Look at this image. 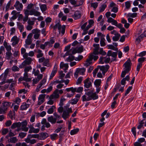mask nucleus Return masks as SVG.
Instances as JSON below:
<instances>
[{"label":"nucleus","mask_w":146,"mask_h":146,"mask_svg":"<svg viewBox=\"0 0 146 146\" xmlns=\"http://www.w3.org/2000/svg\"><path fill=\"white\" fill-rule=\"evenodd\" d=\"M27 124L26 120L23 121L21 123L20 122H15L12 124L10 128H28L26 127Z\"/></svg>","instance_id":"1"},{"label":"nucleus","mask_w":146,"mask_h":146,"mask_svg":"<svg viewBox=\"0 0 146 146\" xmlns=\"http://www.w3.org/2000/svg\"><path fill=\"white\" fill-rule=\"evenodd\" d=\"M131 63L129 58L128 59L123 65V66L124 67L125 69L124 70L129 72L131 68Z\"/></svg>","instance_id":"2"},{"label":"nucleus","mask_w":146,"mask_h":146,"mask_svg":"<svg viewBox=\"0 0 146 146\" xmlns=\"http://www.w3.org/2000/svg\"><path fill=\"white\" fill-rule=\"evenodd\" d=\"M142 116V117L144 119L140 121L137 128H141L143 126L146 127V121L145 119L146 118V112L143 113Z\"/></svg>","instance_id":"3"},{"label":"nucleus","mask_w":146,"mask_h":146,"mask_svg":"<svg viewBox=\"0 0 146 146\" xmlns=\"http://www.w3.org/2000/svg\"><path fill=\"white\" fill-rule=\"evenodd\" d=\"M89 79V78H87L84 81V88H88L92 86V84Z\"/></svg>","instance_id":"4"},{"label":"nucleus","mask_w":146,"mask_h":146,"mask_svg":"<svg viewBox=\"0 0 146 146\" xmlns=\"http://www.w3.org/2000/svg\"><path fill=\"white\" fill-rule=\"evenodd\" d=\"M109 67V65L106 64L105 66H101L100 68V69L102 71L103 74L104 75L105 73L108 71Z\"/></svg>","instance_id":"5"},{"label":"nucleus","mask_w":146,"mask_h":146,"mask_svg":"<svg viewBox=\"0 0 146 146\" xmlns=\"http://www.w3.org/2000/svg\"><path fill=\"white\" fill-rule=\"evenodd\" d=\"M58 90V89H56L54 90L53 93L54 95H53L52 94L50 96L49 98L50 100H52L54 99H57L59 98V94L57 93V92Z\"/></svg>","instance_id":"6"},{"label":"nucleus","mask_w":146,"mask_h":146,"mask_svg":"<svg viewBox=\"0 0 146 146\" xmlns=\"http://www.w3.org/2000/svg\"><path fill=\"white\" fill-rule=\"evenodd\" d=\"M81 16V14L79 11L77 10L75 11L72 17L75 20H77L79 19Z\"/></svg>","instance_id":"7"},{"label":"nucleus","mask_w":146,"mask_h":146,"mask_svg":"<svg viewBox=\"0 0 146 146\" xmlns=\"http://www.w3.org/2000/svg\"><path fill=\"white\" fill-rule=\"evenodd\" d=\"M97 54L94 53V54L95 55H98L99 54H100L103 56H105L106 54V52L103 50V48H100L99 50L97 51Z\"/></svg>","instance_id":"8"},{"label":"nucleus","mask_w":146,"mask_h":146,"mask_svg":"<svg viewBox=\"0 0 146 146\" xmlns=\"http://www.w3.org/2000/svg\"><path fill=\"white\" fill-rule=\"evenodd\" d=\"M9 72V68H7L5 71L4 73H3L1 75V77H2L3 75V79L5 80L6 79L7 75Z\"/></svg>","instance_id":"9"},{"label":"nucleus","mask_w":146,"mask_h":146,"mask_svg":"<svg viewBox=\"0 0 146 146\" xmlns=\"http://www.w3.org/2000/svg\"><path fill=\"white\" fill-rule=\"evenodd\" d=\"M93 46L95 48L94 49L93 54L94 53L97 54V51L99 50L100 49V45L99 44H94L93 45Z\"/></svg>","instance_id":"10"},{"label":"nucleus","mask_w":146,"mask_h":146,"mask_svg":"<svg viewBox=\"0 0 146 146\" xmlns=\"http://www.w3.org/2000/svg\"><path fill=\"white\" fill-rule=\"evenodd\" d=\"M47 120L48 121L54 124L56 122V118H54L52 116H51L48 117Z\"/></svg>","instance_id":"11"},{"label":"nucleus","mask_w":146,"mask_h":146,"mask_svg":"<svg viewBox=\"0 0 146 146\" xmlns=\"http://www.w3.org/2000/svg\"><path fill=\"white\" fill-rule=\"evenodd\" d=\"M69 116V114L68 111H64L62 115V117L64 120H66Z\"/></svg>","instance_id":"12"},{"label":"nucleus","mask_w":146,"mask_h":146,"mask_svg":"<svg viewBox=\"0 0 146 146\" xmlns=\"http://www.w3.org/2000/svg\"><path fill=\"white\" fill-rule=\"evenodd\" d=\"M120 86L121 85L119 84H118L116 85V86H115V88H114L113 91L111 92V97L114 95L115 92H116L117 90L119 88Z\"/></svg>","instance_id":"13"},{"label":"nucleus","mask_w":146,"mask_h":146,"mask_svg":"<svg viewBox=\"0 0 146 146\" xmlns=\"http://www.w3.org/2000/svg\"><path fill=\"white\" fill-rule=\"evenodd\" d=\"M102 83L101 80L100 79H96L94 82V84L96 87H98L101 85Z\"/></svg>","instance_id":"14"},{"label":"nucleus","mask_w":146,"mask_h":146,"mask_svg":"<svg viewBox=\"0 0 146 146\" xmlns=\"http://www.w3.org/2000/svg\"><path fill=\"white\" fill-rule=\"evenodd\" d=\"M29 107L28 104L23 103L20 106V110H26Z\"/></svg>","instance_id":"15"},{"label":"nucleus","mask_w":146,"mask_h":146,"mask_svg":"<svg viewBox=\"0 0 146 146\" xmlns=\"http://www.w3.org/2000/svg\"><path fill=\"white\" fill-rule=\"evenodd\" d=\"M90 97L92 98V100H95L98 98V96L96 94V92H94L93 93L90 95Z\"/></svg>","instance_id":"16"},{"label":"nucleus","mask_w":146,"mask_h":146,"mask_svg":"<svg viewBox=\"0 0 146 146\" xmlns=\"http://www.w3.org/2000/svg\"><path fill=\"white\" fill-rule=\"evenodd\" d=\"M90 96H88L86 98V96L84 95L82 96V101L84 102V101H89L91 100L92 98H91L90 97Z\"/></svg>","instance_id":"17"},{"label":"nucleus","mask_w":146,"mask_h":146,"mask_svg":"<svg viewBox=\"0 0 146 146\" xmlns=\"http://www.w3.org/2000/svg\"><path fill=\"white\" fill-rule=\"evenodd\" d=\"M11 104V102L4 101L2 103V105L3 108H5V107L10 106Z\"/></svg>","instance_id":"18"},{"label":"nucleus","mask_w":146,"mask_h":146,"mask_svg":"<svg viewBox=\"0 0 146 146\" xmlns=\"http://www.w3.org/2000/svg\"><path fill=\"white\" fill-rule=\"evenodd\" d=\"M40 131L39 128H30L29 132V133H38Z\"/></svg>","instance_id":"19"},{"label":"nucleus","mask_w":146,"mask_h":146,"mask_svg":"<svg viewBox=\"0 0 146 146\" xmlns=\"http://www.w3.org/2000/svg\"><path fill=\"white\" fill-rule=\"evenodd\" d=\"M79 130L78 128H74V129L71 130L70 133L71 135H73L77 134L79 131Z\"/></svg>","instance_id":"20"},{"label":"nucleus","mask_w":146,"mask_h":146,"mask_svg":"<svg viewBox=\"0 0 146 146\" xmlns=\"http://www.w3.org/2000/svg\"><path fill=\"white\" fill-rule=\"evenodd\" d=\"M56 107L55 106H52L48 110L47 112L49 114H52L54 112V109Z\"/></svg>","instance_id":"21"},{"label":"nucleus","mask_w":146,"mask_h":146,"mask_svg":"<svg viewBox=\"0 0 146 146\" xmlns=\"http://www.w3.org/2000/svg\"><path fill=\"white\" fill-rule=\"evenodd\" d=\"M17 139L16 137H13L8 139V142H11L15 143L17 141Z\"/></svg>","instance_id":"22"},{"label":"nucleus","mask_w":146,"mask_h":146,"mask_svg":"<svg viewBox=\"0 0 146 146\" xmlns=\"http://www.w3.org/2000/svg\"><path fill=\"white\" fill-rule=\"evenodd\" d=\"M76 88H74L73 87H71L65 89V90L67 92H69L71 91L72 93H74L76 92Z\"/></svg>","instance_id":"23"},{"label":"nucleus","mask_w":146,"mask_h":146,"mask_svg":"<svg viewBox=\"0 0 146 146\" xmlns=\"http://www.w3.org/2000/svg\"><path fill=\"white\" fill-rule=\"evenodd\" d=\"M93 54L90 55V57H89V58L92 61L93 59L94 61H96L99 58L98 56L94 55V54L93 53Z\"/></svg>","instance_id":"24"},{"label":"nucleus","mask_w":146,"mask_h":146,"mask_svg":"<svg viewBox=\"0 0 146 146\" xmlns=\"http://www.w3.org/2000/svg\"><path fill=\"white\" fill-rule=\"evenodd\" d=\"M77 53H81L83 51L84 47L83 46L81 45V46L78 48H76Z\"/></svg>","instance_id":"25"},{"label":"nucleus","mask_w":146,"mask_h":146,"mask_svg":"<svg viewBox=\"0 0 146 146\" xmlns=\"http://www.w3.org/2000/svg\"><path fill=\"white\" fill-rule=\"evenodd\" d=\"M40 9L42 12L46 11L47 9L46 5V4H43L40 5Z\"/></svg>","instance_id":"26"},{"label":"nucleus","mask_w":146,"mask_h":146,"mask_svg":"<svg viewBox=\"0 0 146 146\" xmlns=\"http://www.w3.org/2000/svg\"><path fill=\"white\" fill-rule=\"evenodd\" d=\"M75 57L72 55H70V56L67 58L66 59V61L68 62H71L74 60Z\"/></svg>","instance_id":"27"},{"label":"nucleus","mask_w":146,"mask_h":146,"mask_svg":"<svg viewBox=\"0 0 146 146\" xmlns=\"http://www.w3.org/2000/svg\"><path fill=\"white\" fill-rule=\"evenodd\" d=\"M70 2L72 5H73V6L74 7H76L80 6V5H78V4H77V0H73Z\"/></svg>","instance_id":"28"},{"label":"nucleus","mask_w":146,"mask_h":146,"mask_svg":"<svg viewBox=\"0 0 146 146\" xmlns=\"http://www.w3.org/2000/svg\"><path fill=\"white\" fill-rule=\"evenodd\" d=\"M57 68H56V70H53L51 73V74L50 76V79L52 78L55 75L57 72Z\"/></svg>","instance_id":"29"},{"label":"nucleus","mask_w":146,"mask_h":146,"mask_svg":"<svg viewBox=\"0 0 146 146\" xmlns=\"http://www.w3.org/2000/svg\"><path fill=\"white\" fill-rule=\"evenodd\" d=\"M137 14L136 13H129L127 15V17H130L132 18H135L137 17Z\"/></svg>","instance_id":"30"},{"label":"nucleus","mask_w":146,"mask_h":146,"mask_svg":"<svg viewBox=\"0 0 146 146\" xmlns=\"http://www.w3.org/2000/svg\"><path fill=\"white\" fill-rule=\"evenodd\" d=\"M101 66L100 65L98 66L93 71V76L94 77H95V76H96V74L97 72H98L99 69H100V68Z\"/></svg>","instance_id":"31"},{"label":"nucleus","mask_w":146,"mask_h":146,"mask_svg":"<svg viewBox=\"0 0 146 146\" xmlns=\"http://www.w3.org/2000/svg\"><path fill=\"white\" fill-rule=\"evenodd\" d=\"M49 62V60L48 59H46L44 60V61L43 64L44 66L49 67L50 65Z\"/></svg>","instance_id":"32"},{"label":"nucleus","mask_w":146,"mask_h":146,"mask_svg":"<svg viewBox=\"0 0 146 146\" xmlns=\"http://www.w3.org/2000/svg\"><path fill=\"white\" fill-rule=\"evenodd\" d=\"M92 60L89 58L86 60V63L84 64V65L86 67H88L92 63Z\"/></svg>","instance_id":"33"},{"label":"nucleus","mask_w":146,"mask_h":146,"mask_svg":"<svg viewBox=\"0 0 146 146\" xmlns=\"http://www.w3.org/2000/svg\"><path fill=\"white\" fill-rule=\"evenodd\" d=\"M146 61V58L145 57H141L139 58L138 60L139 63L142 64V63Z\"/></svg>","instance_id":"34"},{"label":"nucleus","mask_w":146,"mask_h":146,"mask_svg":"<svg viewBox=\"0 0 146 146\" xmlns=\"http://www.w3.org/2000/svg\"><path fill=\"white\" fill-rule=\"evenodd\" d=\"M24 61H25V62L27 65H29L31 64V62L32 61V59L30 57H29Z\"/></svg>","instance_id":"35"},{"label":"nucleus","mask_w":146,"mask_h":146,"mask_svg":"<svg viewBox=\"0 0 146 146\" xmlns=\"http://www.w3.org/2000/svg\"><path fill=\"white\" fill-rule=\"evenodd\" d=\"M105 38H102L101 39L100 44V46H104L106 45V43L105 42Z\"/></svg>","instance_id":"36"},{"label":"nucleus","mask_w":146,"mask_h":146,"mask_svg":"<svg viewBox=\"0 0 146 146\" xmlns=\"http://www.w3.org/2000/svg\"><path fill=\"white\" fill-rule=\"evenodd\" d=\"M132 86H129L128 88L127 89L125 93L124 94V96H126L131 91L132 89Z\"/></svg>","instance_id":"37"},{"label":"nucleus","mask_w":146,"mask_h":146,"mask_svg":"<svg viewBox=\"0 0 146 146\" xmlns=\"http://www.w3.org/2000/svg\"><path fill=\"white\" fill-rule=\"evenodd\" d=\"M71 100L72 102H70L69 101V102L72 105H74L76 104L78 102L79 100L77 99H72Z\"/></svg>","instance_id":"38"},{"label":"nucleus","mask_w":146,"mask_h":146,"mask_svg":"<svg viewBox=\"0 0 146 146\" xmlns=\"http://www.w3.org/2000/svg\"><path fill=\"white\" fill-rule=\"evenodd\" d=\"M107 5H106L104 4H103L100 8V9L99 11V13H101L104 11Z\"/></svg>","instance_id":"39"},{"label":"nucleus","mask_w":146,"mask_h":146,"mask_svg":"<svg viewBox=\"0 0 146 146\" xmlns=\"http://www.w3.org/2000/svg\"><path fill=\"white\" fill-rule=\"evenodd\" d=\"M146 55V51H143L139 53L137 55V56L141 57H143Z\"/></svg>","instance_id":"40"},{"label":"nucleus","mask_w":146,"mask_h":146,"mask_svg":"<svg viewBox=\"0 0 146 146\" xmlns=\"http://www.w3.org/2000/svg\"><path fill=\"white\" fill-rule=\"evenodd\" d=\"M32 68L31 66H29L26 67L24 69L25 72L28 73L30 70H31Z\"/></svg>","instance_id":"41"},{"label":"nucleus","mask_w":146,"mask_h":146,"mask_svg":"<svg viewBox=\"0 0 146 146\" xmlns=\"http://www.w3.org/2000/svg\"><path fill=\"white\" fill-rule=\"evenodd\" d=\"M76 89V92L77 93H81L83 90V88L82 87L80 86L78 88H75Z\"/></svg>","instance_id":"42"},{"label":"nucleus","mask_w":146,"mask_h":146,"mask_svg":"<svg viewBox=\"0 0 146 146\" xmlns=\"http://www.w3.org/2000/svg\"><path fill=\"white\" fill-rule=\"evenodd\" d=\"M131 1H127L125 2V8L126 9H129L131 7L130 2Z\"/></svg>","instance_id":"43"},{"label":"nucleus","mask_w":146,"mask_h":146,"mask_svg":"<svg viewBox=\"0 0 146 146\" xmlns=\"http://www.w3.org/2000/svg\"><path fill=\"white\" fill-rule=\"evenodd\" d=\"M5 54L6 57H7V59L8 60L10 59L12 55V53L11 51H7Z\"/></svg>","instance_id":"44"},{"label":"nucleus","mask_w":146,"mask_h":146,"mask_svg":"<svg viewBox=\"0 0 146 146\" xmlns=\"http://www.w3.org/2000/svg\"><path fill=\"white\" fill-rule=\"evenodd\" d=\"M19 68L17 66L14 65L12 67V70L14 72L19 71Z\"/></svg>","instance_id":"45"},{"label":"nucleus","mask_w":146,"mask_h":146,"mask_svg":"<svg viewBox=\"0 0 146 146\" xmlns=\"http://www.w3.org/2000/svg\"><path fill=\"white\" fill-rule=\"evenodd\" d=\"M66 100L64 98H61L60 99L59 104V105L60 106H62L64 105V104L63 103V102L65 101Z\"/></svg>","instance_id":"46"},{"label":"nucleus","mask_w":146,"mask_h":146,"mask_svg":"<svg viewBox=\"0 0 146 146\" xmlns=\"http://www.w3.org/2000/svg\"><path fill=\"white\" fill-rule=\"evenodd\" d=\"M64 82V80H56V81H54L53 82H51L50 84H51L52 85H53L55 83H60L61 82Z\"/></svg>","instance_id":"47"},{"label":"nucleus","mask_w":146,"mask_h":146,"mask_svg":"<svg viewBox=\"0 0 146 146\" xmlns=\"http://www.w3.org/2000/svg\"><path fill=\"white\" fill-rule=\"evenodd\" d=\"M58 135L56 133H54L51 134L50 135V137L52 140H54L55 139L56 137H57Z\"/></svg>","instance_id":"48"},{"label":"nucleus","mask_w":146,"mask_h":146,"mask_svg":"<svg viewBox=\"0 0 146 146\" xmlns=\"http://www.w3.org/2000/svg\"><path fill=\"white\" fill-rule=\"evenodd\" d=\"M12 122L10 120L7 121L5 123V125L6 127H9L11 125Z\"/></svg>","instance_id":"49"},{"label":"nucleus","mask_w":146,"mask_h":146,"mask_svg":"<svg viewBox=\"0 0 146 146\" xmlns=\"http://www.w3.org/2000/svg\"><path fill=\"white\" fill-rule=\"evenodd\" d=\"M80 70L79 68H77L75 72L74 73V76L76 78H77L78 76V73L80 72Z\"/></svg>","instance_id":"50"},{"label":"nucleus","mask_w":146,"mask_h":146,"mask_svg":"<svg viewBox=\"0 0 146 146\" xmlns=\"http://www.w3.org/2000/svg\"><path fill=\"white\" fill-rule=\"evenodd\" d=\"M128 73H129L128 72L125 70L122 71L121 74V77L124 78L125 77L126 74Z\"/></svg>","instance_id":"51"},{"label":"nucleus","mask_w":146,"mask_h":146,"mask_svg":"<svg viewBox=\"0 0 146 146\" xmlns=\"http://www.w3.org/2000/svg\"><path fill=\"white\" fill-rule=\"evenodd\" d=\"M46 119H43L41 122V123L42 124H43V125L42 126L41 128H45L44 124L46 123Z\"/></svg>","instance_id":"52"},{"label":"nucleus","mask_w":146,"mask_h":146,"mask_svg":"<svg viewBox=\"0 0 146 146\" xmlns=\"http://www.w3.org/2000/svg\"><path fill=\"white\" fill-rule=\"evenodd\" d=\"M142 64H141L140 63H138L137 65L136 68L137 70L139 72L140 70V68L142 67Z\"/></svg>","instance_id":"53"},{"label":"nucleus","mask_w":146,"mask_h":146,"mask_svg":"<svg viewBox=\"0 0 146 146\" xmlns=\"http://www.w3.org/2000/svg\"><path fill=\"white\" fill-rule=\"evenodd\" d=\"M94 89L93 88V89L92 90H90V91L89 92H86L85 93V94L87 96H89L91 94H92V93H93L94 92Z\"/></svg>","instance_id":"54"},{"label":"nucleus","mask_w":146,"mask_h":146,"mask_svg":"<svg viewBox=\"0 0 146 146\" xmlns=\"http://www.w3.org/2000/svg\"><path fill=\"white\" fill-rule=\"evenodd\" d=\"M27 135V133L21 132L19 133V136L21 138H23L24 137Z\"/></svg>","instance_id":"55"},{"label":"nucleus","mask_w":146,"mask_h":146,"mask_svg":"<svg viewBox=\"0 0 146 146\" xmlns=\"http://www.w3.org/2000/svg\"><path fill=\"white\" fill-rule=\"evenodd\" d=\"M91 6L93 7L94 9H96L98 6V4L97 3H92L91 4Z\"/></svg>","instance_id":"56"},{"label":"nucleus","mask_w":146,"mask_h":146,"mask_svg":"<svg viewBox=\"0 0 146 146\" xmlns=\"http://www.w3.org/2000/svg\"><path fill=\"white\" fill-rule=\"evenodd\" d=\"M7 108H4L3 109L0 108V114L3 113H4L5 111L7 110Z\"/></svg>","instance_id":"57"},{"label":"nucleus","mask_w":146,"mask_h":146,"mask_svg":"<svg viewBox=\"0 0 146 146\" xmlns=\"http://www.w3.org/2000/svg\"><path fill=\"white\" fill-rule=\"evenodd\" d=\"M83 77L80 76L79 77L78 80L77 82V84H80L82 80Z\"/></svg>","instance_id":"58"},{"label":"nucleus","mask_w":146,"mask_h":146,"mask_svg":"<svg viewBox=\"0 0 146 146\" xmlns=\"http://www.w3.org/2000/svg\"><path fill=\"white\" fill-rule=\"evenodd\" d=\"M45 96V94H41L39 95L38 97V100H40L41 99H44Z\"/></svg>","instance_id":"59"},{"label":"nucleus","mask_w":146,"mask_h":146,"mask_svg":"<svg viewBox=\"0 0 146 146\" xmlns=\"http://www.w3.org/2000/svg\"><path fill=\"white\" fill-rule=\"evenodd\" d=\"M125 35H123L121 36L120 39L119 41L122 42H124L125 39Z\"/></svg>","instance_id":"60"},{"label":"nucleus","mask_w":146,"mask_h":146,"mask_svg":"<svg viewBox=\"0 0 146 146\" xmlns=\"http://www.w3.org/2000/svg\"><path fill=\"white\" fill-rule=\"evenodd\" d=\"M8 132V129L7 128H4L2 130V133L3 135H5Z\"/></svg>","instance_id":"61"},{"label":"nucleus","mask_w":146,"mask_h":146,"mask_svg":"<svg viewBox=\"0 0 146 146\" xmlns=\"http://www.w3.org/2000/svg\"><path fill=\"white\" fill-rule=\"evenodd\" d=\"M118 11V8L116 7H113L112 9L111 10V12H113L115 13H117Z\"/></svg>","instance_id":"62"},{"label":"nucleus","mask_w":146,"mask_h":146,"mask_svg":"<svg viewBox=\"0 0 146 146\" xmlns=\"http://www.w3.org/2000/svg\"><path fill=\"white\" fill-rule=\"evenodd\" d=\"M32 31H33V32L35 33V34L37 33L38 34H40L39 33L40 31V30L37 29H33Z\"/></svg>","instance_id":"63"},{"label":"nucleus","mask_w":146,"mask_h":146,"mask_svg":"<svg viewBox=\"0 0 146 146\" xmlns=\"http://www.w3.org/2000/svg\"><path fill=\"white\" fill-rule=\"evenodd\" d=\"M125 78H123L121 80V84L122 85H123V86H125V84H126V80H125Z\"/></svg>","instance_id":"64"}]
</instances>
